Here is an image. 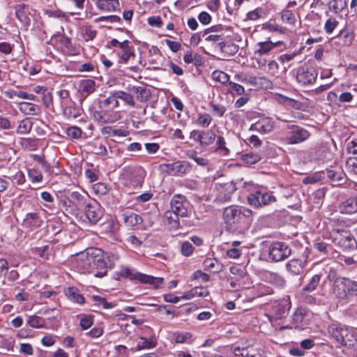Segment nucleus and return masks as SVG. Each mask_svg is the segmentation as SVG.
<instances>
[{"label": "nucleus", "mask_w": 357, "mask_h": 357, "mask_svg": "<svg viewBox=\"0 0 357 357\" xmlns=\"http://www.w3.org/2000/svg\"><path fill=\"white\" fill-rule=\"evenodd\" d=\"M253 212L245 207L231 206L225 208L223 219L227 228L232 231L242 233L248 229L252 222Z\"/></svg>", "instance_id": "obj_1"}, {"label": "nucleus", "mask_w": 357, "mask_h": 357, "mask_svg": "<svg viewBox=\"0 0 357 357\" xmlns=\"http://www.w3.org/2000/svg\"><path fill=\"white\" fill-rule=\"evenodd\" d=\"M327 229L329 238L344 250H354L357 248V241L349 230L344 228L342 221L332 218L329 220Z\"/></svg>", "instance_id": "obj_2"}, {"label": "nucleus", "mask_w": 357, "mask_h": 357, "mask_svg": "<svg viewBox=\"0 0 357 357\" xmlns=\"http://www.w3.org/2000/svg\"><path fill=\"white\" fill-rule=\"evenodd\" d=\"M119 107V102L116 97L114 91H111L109 96L98 101V110L93 112L95 120L102 123H113L122 118L121 111L114 109Z\"/></svg>", "instance_id": "obj_3"}, {"label": "nucleus", "mask_w": 357, "mask_h": 357, "mask_svg": "<svg viewBox=\"0 0 357 357\" xmlns=\"http://www.w3.org/2000/svg\"><path fill=\"white\" fill-rule=\"evenodd\" d=\"M328 332L337 342L347 348H354L357 344V333L352 329L340 324H333Z\"/></svg>", "instance_id": "obj_4"}, {"label": "nucleus", "mask_w": 357, "mask_h": 357, "mask_svg": "<svg viewBox=\"0 0 357 357\" xmlns=\"http://www.w3.org/2000/svg\"><path fill=\"white\" fill-rule=\"evenodd\" d=\"M333 292L338 298L348 301L357 296V281L348 278H337L333 284Z\"/></svg>", "instance_id": "obj_5"}, {"label": "nucleus", "mask_w": 357, "mask_h": 357, "mask_svg": "<svg viewBox=\"0 0 357 357\" xmlns=\"http://www.w3.org/2000/svg\"><path fill=\"white\" fill-rule=\"evenodd\" d=\"M159 170L162 173L173 176H182L190 173L191 164L186 160H177L171 163H162L159 165Z\"/></svg>", "instance_id": "obj_6"}, {"label": "nucleus", "mask_w": 357, "mask_h": 357, "mask_svg": "<svg viewBox=\"0 0 357 357\" xmlns=\"http://www.w3.org/2000/svg\"><path fill=\"white\" fill-rule=\"evenodd\" d=\"M119 274L120 276L128 278L131 280H138L144 284H149L154 288L159 287L163 282V278H155L139 272H135L127 267H122L119 271Z\"/></svg>", "instance_id": "obj_7"}, {"label": "nucleus", "mask_w": 357, "mask_h": 357, "mask_svg": "<svg viewBox=\"0 0 357 357\" xmlns=\"http://www.w3.org/2000/svg\"><path fill=\"white\" fill-rule=\"evenodd\" d=\"M268 257L273 262L282 261L292 252L291 247L283 241H273L268 246Z\"/></svg>", "instance_id": "obj_8"}, {"label": "nucleus", "mask_w": 357, "mask_h": 357, "mask_svg": "<svg viewBox=\"0 0 357 357\" xmlns=\"http://www.w3.org/2000/svg\"><path fill=\"white\" fill-rule=\"evenodd\" d=\"M288 131L284 138L287 144H298L306 141L311 135L310 132L305 128L296 124L288 125Z\"/></svg>", "instance_id": "obj_9"}, {"label": "nucleus", "mask_w": 357, "mask_h": 357, "mask_svg": "<svg viewBox=\"0 0 357 357\" xmlns=\"http://www.w3.org/2000/svg\"><path fill=\"white\" fill-rule=\"evenodd\" d=\"M248 202L250 205L257 208L276 202V198L272 192L260 189L250 193L248 196Z\"/></svg>", "instance_id": "obj_10"}, {"label": "nucleus", "mask_w": 357, "mask_h": 357, "mask_svg": "<svg viewBox=\"0 0 357 357\" xmlns=\"http://www.w3.org/2000/svg\"><path fill=\"white\" fill-rule=\"evenodd\" d=\"M91 255L93 275L98 278L106 275L109 267L103 251L98 248L91 249Z\"/></svg>", "instance_id": "obj_11"}, {"label": "nucleus", "mask_w": 357, "mask_h": 357, "mask_svg": "<svg viewBox=\"0 0 357 357\" xmlns=\"http://www.w3.org/2000/svg\"><path fill=\"white\" fill-rule=\"evenodd\" d=\"M123 176L125 179V185L135 189L142 185L144 172L139 168L126 167L123 169Z\"/></svg>", "instance_id": "obj_12"}, {"label": "nucleus", "mask_w": 357, "mask_h": 357, "mask_svg": "<svg viewBox=\"0 0 357 357\" xmlns=\"http://www.w3.org/2000/svg\"><path fill=\"white\" fill-rule=\"evenodd\" d=\"M109 43L111 46L119 47L121 50V52L118 53L119 63L126 64L130 59L135 57L134 47L130 45L128 40L119 42L117 39L114 38L110 40Z\"/></svg>", "instance_id": "obj_13"}, {"label": "nucleus", "mask_w": 357, "mask_h": 357, "mask_svg": "<svg viewBox=\"0 0 357 357\" xmlns=\"http://www.w3.org/2000/svg\"><path fill=\"white\" fill-rule=\"evenodd\" d=\"M291 308L289 298H283L272 304L271 314L268 315L271 322L285 317Z\"/></svg>", "instance_id": "obj_14"}, {"label": "nucleus", "mask_w": 357, "mask_h": 357, "mask_svg": "<svg viewBox=\"0 0 357 357\" xmlns=\"http://www.w3.org/2000/svg\"><path fill=\"white\" fill-rule=\"evenodd\" d=\"M318 76V72L314 67H301L296 74V80L302 86L313 84Z\"/></svg>", "instance_id": "obj_15"}, {"label": "nucleus", "mask_w": 357, "mask_h": 357, "mask_svg": "<svg viewBox=\"0 0 357 357\" xmlns=\"http://www.w3.org/2000/svg\"><path fill=\"white\" fill-rule=\"evenodd\" d=\"M84 215L89 223L96 225L102 217V208L98 202L93 200L85 206Z\"/></svg>", "instance_id": "obj_16"}, {"label": "nucleus", "mask_w": 357, "mask_h": 357, "mask_svg": "<svg viewBox=\"0 0 357 357\" xmlns=\"http://www.w3.org/2000/svg\"><path fill=\"white\" fill-rule=\"evenodd\" d=\"M172 211L180 217L188 216V202L185 196L177 194L172 197L170 202Z\"/></svg>", "instance_id": "obj_17"}, {"label": "nucleus", "mask_w": 357, "mask_h": 357, "mask_svg": "<svg viewBox=\"0 0 357 357\" xmlns=\"http://www.w3.org/2000/svg\"><path fill=\"white\" fill-rule=\"evenodd\" d=\"M96 82L92 79H83L79 81L77 84V92L79 93V100L82 102L89 95L92 94L97 88Z\"/></svg>", "instance_id": "obj_18"}, {"label": "nucleus", "mask_w": 357, "mask_h": 357, "mask_svg": "<svg viewBox=\"0 0 357 357\" xmlns=\"http://www.w3.org/2000/svg\"><path fill=\"white\" fill-rule=\"evenodd\" d=\"M275 126V121L271 117L261 118L250 126V130L265 135L272 132Z\"/></svg>", "instance_id": "obj_19"}, {"label": "nucleus", "mask_w": 357, "mask_h": 357, "mask_svg": "<svg viewBox=\"0 0 357 357\" xmlns=\"http://www.w3.org/2000/svg\"><path fill=\"white\" fill-rule=\"evenodd\" d=\"M77 268L81 273H93L91 249L88 250L86 254H82L79 257L77 260Z\"/></svg>", "instance_id": "obj_20"}, {"label": "nucleus", "mask_w": 357, "mask_h": 357, "mask_svg": "<svg viewBox=\"0 0 357 357\" xmlns=\"http://www.w3.org/2000/svg\"><path fill=\"white\" fill-rule=\"evenodd\" d=\"M43 220L38 213H29L25 215L22 226L29 231H33L43 225Z\"/></svg>", "instance_id": "obj_21"}, {"label": "nucleus", "mask_w": 357, "mask_h": 357, "mask_svg": "<svg viewBox=\"0 0 357 357\" xmlns=\"http://www.w3.org/2000/svg\"><path fill=\"white\" fill-rule=\"evenodd\" d=\"M281 43V41L273 43L270 40L259 42L256 44L255 54L260 56L268 54L275 47H278Z\"/></svg>", "instance_id": "obj_22"}, {"label": "nucleus", "mask_w": 357, "mask_h": 357, "mask_svg": "<svg viewBox=\"0 0 357 357\" xmlns=\"http://www.w3.org/2000/svg\"><path fill=\"white\" fill-rule=\"evenodd\" d=\"M122 217L124 224L128 227H135L142 222V218L129 209L122 211Z\"/></svg>", "instance_id": "obj_23"}, {"label": "nucleus", "mask_w": 357, "mask_h": 357, "mask_svg": "<svg viewBox=\"0 0 357 357\" xmlns=\"http://www.w3.org/2000/svg\"><path fill=\"white\" fill-rule=\"evenodd\" d=\"M263 278L264 281L278 288H283L286 285V280L277 273L266 271Z\"/></svg>", "instance_id": "obj_24"}, {"label": "nucleus", "mask_w": 357, "mask_h": 357, "mask_svg": "<svg viewBox=\"0 0 357 357\" xmlns=\"http://www.w3.org/2000/svg\"><path fill=\"white\" fill-rule=\"evenodd\" d=\"M15 15L17 18L24 26H29L31 17L29 7L24 4H19L15 7Z\"/></svg>", "instance_id": "obj_25"}, {"label": "nucleus", "mask_w": 357, "mask_h": 357, "mask_svg": "<svg viewBox=\"0 0 357 357\" xmlns=\"http://www.w3.org/2000/svg\"><path fill=\"white\" fill-rule=\"evenodd\" d=\"M339 210L342 213L353 214L357 211V198L352 197L340 204Z\"/></svg>", "instance_id": "obj_26"}, {"label": "nucleus", "mask_w": 357, "mask_h": 357, "mask_svg": "<svg viewBox=\"0 0 357 357\" xmlns=\"http://www.w3.org/2000/svg\"><path fill=\"white\" fill-rule=\"evenodd\" d=\"M326 175L333 185H340L345 181V174L341 169H327Z\"/></svg>", "instance_id": "obj_27"}, {"label": "nucleus", "mask_w": 357, "mask_h": 357, "mask_svg": "<svg viewBox=\"0 0 357 357\" xmlns=\"http://www.w3.org/2000/svg\"><path fill=\"white\" fill-rule=\"evenodd\" d=\"M97 8L103 11H115L119 6V0H96Z\"/></svg>", "instance_id": "obj_28"}, {"label": "nucleus", "mask_w": 357, "mask_h": 357, "mask_svg": "<svg viewBox=\"0 0 357 357\" xmlns=\"http://www.w3.org/2000/svg\"><path fill=\"white\" fill-rule=\"evenodd\" d=\"M63 114L67 119H75L81 115V109L75 105L74 102L68 103L61 107Z\"/></svg>", "instance_id": "obj_29"}, {"label": "nucleus", "mask_w": 357, "mask_h": 357, "mask_svg": "<svg viewBox=\"0 0 357 357\" xmlns=\"http://www.w3.org/2000/svg\"><path fill=\"white\" fill-rule=\"evenodd\" d=\"M130 91L135 94L137 99L140 102H146L151 97L150 90L144 86H133Z\"/></svg>", "instance_id": "obj_30"}, {"label": "nucleus", "mask_w": 357, "mask_h": 357, "mask_svg": "<svg viewBox=\"0 0 357 357\" xmlns=\"http://www.w3.org/2000/svg\"><path fill=\"white\" fill-rule=\"evenodd\" d=\"M102 231H105L111 237L116 238V233L119 229V223L114 220H109L101 226Z\"/></svg>", "instance_id": "obj_31"}, {"label": "nucleus", "mask_w": 357, "mask_h": 357, "mask_svg": "<svg viewBox=\"0 0 357 357\" xmlns=\"http://www.w3.org/2000/svg\"><path fill=\"white\" fill-rule=\"evenodd\" d=\"M209 294L206 287H196L182 296L183 299L189 300L196 296L205 297Z\"/></svg>", "instance_id": "obj_32"}, {"label": "nucleus", "mask_w": 357, "mask_h": 357, "mask_svg": "<svg viewBox=\"0 0 357 357\" xmlns=\"http://www.w3.org/2000/svg\"><path fill=\"white\" fill-rule=\"evenodd\" d=\"M286 268L293 275H299L303 269V264L299 259H292L286 264Z\"/></svg>", "instance_id": "obj_33"}, {"label": "nucleus", "mask_w": 357, "mask_h": 357, "mask_svg": "<svg viewBox=\"0 0 357 357\" xmlns=\"http://www.w3.org/2000/svg\"><path fill=\"white\" fill-rule=\"evenodd\" d=\"M280 18L282 23L288 24L291 26H296V17L291 10L284 8L280 12Z\"/></svg>", "instance_id": "obj_34"}, {"label": "nucleus", "mask_w": 357, "mask_h": 357, "mask_svg": "<svg viewBox=\"0 0 357 357\" xmlns=\"http://www.w3.org/2000/svg\"><path fill=\"white\" fill-rule=\"evenodd\" d=\"M67 298L72 302L78 304H84L85 302L84 297L79 294L78 289L75 287H69L66 291Z\"/></svg>", "instance_id": "obj_35"}, {"label": "nucleus", "mask_w": 357, "mask_h": 357, "mask_svg": "<svg viewBox=\"0 0 357 357\" xmlns=\"http://www.w3.org/2000/svg\"><path fill=\"white\" fill-rule=\"evenodd\" d=\"M204 38L205 41L211 43L212 45L215 46V47L218 48L219 50L225 46V35H206Z\"/></svg>", "instance_id": "obj_36"}, {"label": "nucleus", "mask_w": 357, "mask_h": 357, "mask_svg": "<svg viewBox=\"0 0 357 357\" xmlns=\"http://www.w3.org/2000/svg\"><path fill=\"white\" fill-rule=\"evenodd\" d=\"M19 109L22 112L29 115H36L38 113L40 109L39 107L36 105L28 102L20 103Z\"/></svg>", "instance_id": "obj_37"}, {"label": "nucleus", "mask_w": 357, "mask_h": 357, "mask_svg": "<svg viewBox=\"0 0 357 357\" xmlns=\"http://www.w3.org/2000/svg\"><path fill=\"white\" fill-rule=\"evenodd\" d=\"M215 152L216 153H218L221 155L226 156L228 155L229 153V149L226 146V142L225 138L221 136L218 135L216 138L215 142Z\"/></svg>", "instance_id": "obj_38"}, {"label": "nucleus", "mask_w": 357, "mask_h": 357, "mask_svg": "<svg viewBox=\"0 0 357 357\" xmlns=\"http://www.w3.org/2000/svg\"><path fill=\"white\" fill-rule=\"evenodd\" d=\"M81 33L85 41L93 40L97 35V31L91 25L86 24L81 28Z\"/></svg>", "instance_id": "obj_39"}, {"label": "nucleus", "mask_w": 357, "mask_h": 357, "mask_svg": "<svg viewBox=\"0 0 357 357\" xmlns=\"http://www.w3.org/2000/svg\"><path fill=\"white\" fill-rule=\"evenodd\" d=\"M26 324L31 328H42L45 327V320L44 318L34 314L28 317Z\"/></svg>", "instance_id": "obj_40"}, {"label": "nucleus", "mask_w": 357, "mask_h": 357, "mask_svg": "<svg viewBox=\"0 0 357 357\" xmlns=\"http://www.w3.org/2000/svg\"><path fill=\"white\" fill-rule=\"evenodd\" d=\"M101 134L107 136H121L126 137L128 135V132L122 129H115L110 126H107L101 129Z\"/></svg>", "instance_id": "obj_41"}, {"label": "nucleus", "mask_w": 357, "mask_h": 357, "mask_svg": "<svg viewBox=\"0 0 357 357\" xmlns=\"http://www.w3.org/2000/svg\"><path fill=\"white\" fill-rule=\"evenodd\" d=\"M32 125L31 120L26 118L19 123L17 128V132L22 135L28 134L31 130Z\"/></svg>", "instance_id": "obj_42"}, {"label": "nucleus", "mask_w": 357, "mask_h": 357, "mask_svg": "<svg viewBox=\"0 0 357 357\" xmlns=\"http://www.w3.org/2000/svg\"><path fill=\"white\" fill-rule=\"evenodd\" d=\"M31 253L43 258L44 259H49L50 256V246L46 245L43 247H35L31 249Z\"/></svg>", "instance_id": "obj_43"}, {"label": "nucleus", "mask_w": 357, "mask_h": 357, "mask_svg": "<svg viewBox=\"0 0 357 357\" xmlns=\"http://www.w3.org/2000/svg\"><path fill=\"white\" fill-rule=\"evenodd\" d=\"M114 92L118 100L119 99H121L131 107H134L135 105L133 97L130 93L123 91H114Z\"/></svg>", "instance_id": "obj_44"}, {"label": "nucleus", "mask_w": 357, "mask_h": 357, "mask_svg": "<svg viewBox=\"0 0 357 357\" xmlns=\"http://www.w3.org/2000/svg\"><path fill=\"white\" fill-rule=\"evenodd\" d=\"M65 134L70 139H78L82 137V130L79 127L73 126L67 128Z\"/></svg>", "instance_id": "obj_45"}, {"label": "nucleus", "mask_w": 357, "mask_h": 357, "mask_svg": "<svg viewBox=\"0 0 357 357\" xmlns=\"http://www.w3.org/2000/svg\"><path fill=\"white\" fill-rule=\"evenodd\" d=\"M91 298L94 302V305L98 307H102L104 309H111L115 306L114 303L107 302L104 297L100 296L94 295Z\"/></svg>", "instance_id": "obj_46"}, {"label": "nucleus", "mask_w": 357, "mask_h": 357, "mask_svg": "<svg viewBox=\"0 0 357 357\" xmlns=\"http://www.w3.org/2000/svg\"><path fill=\"white\" fill-rule=\"evenodd\" d=\"M27 174L29 180L33 183H40L43 179L41 171L36 167L29 169Z\"/></svg>", "instance_id": "obj_47"}, {"label": "nucleus", "mask_w": 357, "mask_h": 357, "mask_svg": "<svg viewBox=\"0 0 357 357\" xmlns=\"http://www.w3.org/2000/svg\"><path fill=\"white\" fill-rule=\"evenodd\" d=\"M209 107L213 114L218 117H222L227 111L226 107L225 105L216 103L213 101L209 103Z\"/></svg>", "instance_id": "obj_48"}, {"label": "nucleus", "mask_w": 357, "mask_h": 357, "mask_svg": "<svg viewBox=\"0 0 357 357\" xmlns=\"http://www.w3.org/2000/svg\"><path fill=\"white\" fill-rule=\"evenodd\" d=\"M321 275L319 274L314 275L310 282L303 287V292H311L314 291L320 282Z\"/></svg>", "instance_id": "obj_49"}, {"label": "nucleus", "mask_w": 357, "mask_h": 357, "mask_svg": "<svg viewBox=\"0 0 357 357\" xmlns=\"http://www.w3.org/2000/svg\"><path fill=\"white\" fill-rule=\"evenodd\" d=\"M213 121V118L208 113H202L198 114L196 123L202 128H207L210 126Z\"/></svg>", "instance_id": "obj_50"}, {"label": "nucleus", "mask_w": 357, "mask_h": 357, "mask_svg": "<svg viewBox=\"0 0 357 357\" xmlns=\"http://www.w3.org/2000/svg\"><path fill=\"white\" fill-rule=\"evenodd\" d=\"M70 197L76 202L78 206L86 205L87 200L89 199V196L87 193L82 195L77 191H73L70 193Z\"/></svg>", "instance_id": "obj_51"}, {"label": "nucleus", "mask_w": 357, "mask_h": 357, "mask_svg": "<svg viewBox=\"0 0 357 357\" xmlns=\"http://www.w3.org/2000/svg\"><path fill=\"white\" fill-rule=\"evenodd\" d=\"M202 146H208L212 144L215 139L216 135L215 132L212 130H203L202 133Z\"/></svg>", "instance_id": "obj_52"}, {"label": "nucleus", "mask_w": 357, "mask_h": 357, "mask_svg": "<svg viewBox=\"0 0 357 357\" xmlns=\"http://www.w3.org/2000/svg\"><path fill=\"white\" fill-rule=\"evenodd\" d=\"M156 344L152 340H148L146 337H139V340L137 342L136 349L137 351H140L142 349H149L154 348Z\"/></svg>", "instance_id": "obj_53"}, {"label": "nucleus", "mask_w": 357, "mask_h": 357, "mask_svg": "<svg viewBox=\"0 0 357 357\" xmlns=\"http://www.w3.org/2000/svg\"><path fill=\"white\" fill-rule=\"evenodd\" d=\"M255 294L257 297H262L267 295L273 294V289L271 287L264 284H259L255 289Z\"/></svg>", "instance_id": "obj_54"}, {"label": "nucleus", "mask_w": 357, "mask_h": 357, "mask_svg": "<svg viewBox=\"0 0 357 357\" xmlns=\"http://www.w3.org/2000/svg\"><path fill=\"white\" fill-rule=\"evenodd\" d=\"M241 160L247 165H253L261 160V156L258 153H248L242 155Z\"/></svg>", "instance_id": "obj_55"}, {"label": "nucleus", "mask_w": 357, "mask_h": 357, "mask_svg": "<svg viewBox=\"0 0 357 357\" xmlns=\"http://www.w3.org/2000/svg\"><path fill=\"white\" fill-rule=\"evenodd\" d=\"M57 94L59 97L61 107L68 105V103H73L68 90L61 89L57 92Z\"/></svg>", "instance_id": "obj_56"}, {"label": "nucleus", "mask_w": 357, "mask_h": 357, "mask_svg": "<svg viewBox=\"0 0 357 357\" xmlns=\"http://www.w3.org/2000/svg\"><path fill=\"white\" fill-rule=\"evenodd\" d=\"M211 77L213 80L222 84L228 83L229 79V75L221 70H214L211 74Z\"/></svg>", "instance_id": "obj_57"}, {"label": "nucleus", "mask_w": 357, "mask_h": 357, "mask_svg": "<svg viewBox=\"0 0 357 357\" xmlns=\"http://www.w3.org/2000/svg\"><path fill=\"white\" fill-rule=\"evenodd\" d=\"M165 217L168 220V223L171 225L172 227L177 229L180 226L178 217L180 215H177L175 213H173V211H166L165 214Z\"/></svg>", "instance_id": "obj_58"}, {"label": "nucleus", "mask_w": 357, "mask_h": 357, "mask_svg": "<svg viewBox=\"0 0 357 357\" xmlns=\"http://www.w3.org/2000/svg\"><path fill=\"white\" fill-rule=\"evenodd\" d=\"M43 102L46 108L54 111L52 94L48 90L41 96Z\"/></svg>", "instance_id": "obj_59"}, {"label": "nucleus", "mask_w": 357, "mask_h": 357, "mask_svg": "<svg viewBox=\"0 0 357 357\" xmlns=\"http://www.w3.org/2000/svg\"><path fill=\"white\" fill-rule=\"evenodd\" d=\"M346 5L347 3L344 0H332L330 2L331 8L336 13L341 12Z\"/></svg>", "instance_id": "obj_60"}, {"label": "nucleus", "mask_w": 357, "mask_h": 357, "mask_svg": "<svg viewBox=\"0 0 357 357\" xmlns=\"http://www.w3.org/2000/svg\"><path fill=\"white\" fill-rule=\"evenodd\" d=\"M238 50V45L234 43H229L225 41V46L220 49V51L222 53H227L229 55L235 54Z\"/></svg>", "instance_id": "obj_61"}, {"label": "nucleus", "mask_w": 357, "mask_h": 357, "mask_svg": "<svg viewBox=\"0 0 357 357\" xmlns=\"http://www.w3.org/2000/svg\"><path fill=\"white\" fill-rule=\"evenodd\" d=\"M93 190L97 195H104L109 191L107 185L105 183H97L93 185Z\"/></svg>", "instance_id": "obj_62"}, {"label": "nucleus", "mask_w": 357, "mask_h": 357, "mask_svg": "<svg viewBox=\"0 0 357 357\" xmlns=\"http://www.w3.org/2000/svg\"><path fill=\"white\" fill-rule=\"evenodd\" d=\"M14 184L19 185H23L26 181L24 174L22 171H18L12 176L8 177Z\"/></svg>", "instance_id": "obj_63"}, {"label": "nucleus", "mask_w": 357, "mask_h": 357, "mask_svg": "<svg viewBox=\"0 0 357 357\" xmlns=\"http://www.w3.org/2000/svg\"><path fill=\"white\" fill-rule=\"evenodd\" d=\"M105 259H107V263L109 268H112L115 263L119 259V255L116 252H107L105 253Z\"/></svg>", "instance_id": "obj_64"}]
</instances>
